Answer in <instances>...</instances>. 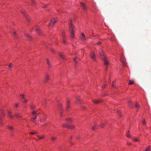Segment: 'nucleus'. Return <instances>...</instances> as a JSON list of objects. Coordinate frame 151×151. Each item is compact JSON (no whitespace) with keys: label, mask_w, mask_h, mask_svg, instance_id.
Instances as JSON below:
<instances>
[{"label":"nucleus","mask_w":151,"mask_h":151,"mask_svg":"<svg viewBox=\"0 0 151 151\" xmlns=\"http://www.w3.org/2000/svg\"><path fill=\"white\" fill-rule=\"evenodd\" d=\"M99 52L101 58L104 60V65L105 66V69H107L109 64V60L105 56L104 51L102 49H100L99 50Z\"/></svg>","instance_id":"f257e3e1"},{"label":"nucleus","mask_w":151,"mask_h":151,"mask_svg":"<svg viewBox=\"0 0 151 151\" xmlns=\"http://www.w3.org/2000/svg\"><path fill=\"white\" fill-rule=\"evenodd\" d=\"M72 20L70 19L68 21V25L70 30V36L72 38H74L75 35H74V32L75 31V27L73 25L72 23Z\"/></svg>","instance_id":"f03ea898"},{"label":"nucleus","mask_w":151,"mask_h":151,"mask_svg":"<svg viewBox=\"0 0 151 151\" xmlns=\"http://www.w3.org/2000/svg\"><path fill=\"white\" fill-rule=\"evenodd\" d=\"M58 18H53L50 21V22L49 23V26H52L55 24V22L58 20Z\"/></svg>","instance_id":"7ed1b4c3"},{"label":"nucleus","mask_w":151,"mask_h":151,"mask_svg":"<svg viewBox=\"0 0 151 151\" xmlns=\"http://www.w3.org/2000/svg\"><path fill=\"white\" fill-rule=\"evenodd\" d=\"M36 114V112L35 111H33L32 112V114L33 116L31 118V120L33 122H34V121L37 118V116L36 115H35Z\"/></svg>","instance_id":"20e7f679"},{"label":"nucleus","mask_w":151,"mask_h":151,"mask_svg":"<svg viewBox=\"0 0 151 151\" xmlns=\"http://www.w3.org/2000/svg\"><path fill=\"white\" fill-rule=\"evenodd\" d=\"M62 38L63 42L65 44H66V42L65 40V32L63 31L62 32Z\"/></svg>","instance_id":"39448f33"},{"label":"nucleus","mask_w":151,"mask_h":151,"mask_svg":"<svg viewBox=\"0 0 151 151\" xmlns=\"http://www.w3.org/2000/svg\"><path fill=\"white\" fill-rule=\"evenodd\" d=\"M90 56L93 60H96L95 55L93 52H92L91 53Z\"/></svg>","instance_id":"423d86ee"},{"label":"nucleus","mask_w":151,"mask_h":151,"mask_svg":"<svg viewBox=\"0 0 151 151\" xmlns=\"http://www.w3.org/2000/svg\"><path fill=\"white\" fill-rule=\"evenodd\" d=\"M92 101L95 104H98L102 102V101L101 100H93Z\"/></svg>","instance_id":"0eeeda50"},{"label":"nucleus","mask_w":151,"mask_h":151,"mask_svg":"<svg viewBox=\"0 0 151 151\" xmlns=\"http://www.w3.org/2000/svg\"><path fill=\"white\" fill-rule=\"evenodd\" d=\"M81 6L83 7V10L85 11L86 10V9L85 6V4L84 3H83L82 2L81 3Z\"/></svg>","instance_id":"6e6552de"},{"label":"nucleus","mask_w":151,"mask_h":151,"mask_svg":"<svg viewBox=\"0 0 151 151\" xmlns=\"http://www.w3.org/2000/svg\"><path fill=\"white\" fill-rule=\"evenodd\" d=\"M50 76L49 75L47 74L45 75V78L44 79V82L46 83L47 82V81L49 79Z\"/></svg>","instance_id":"1a4fd4ad"},{"label":"nucleus","mask_w":151,"mask_h":151,"mask_svg":"<svg viewBox=\"0 0 151 151\" xmlns=\"http://www.w3.org/2000/svg\"><path fill=\"white\" fill-rule=\"evenodd\" d=\"M46 119V117L45 115L43 116L41 118L40 121L41 122H43Z\"/></svg>","instance_id":"9d476101"},{"label":"nucleus","mask_w":151,"mask_h":151,"mask_svg":"<svg viewBox=\"0 0 151 151\" xmlns=\"http://www.w3.org/2000/svg\"><path fill=\"white\" fill-rule=\"evenodd\" d=\"M70 101L69 100H67V106L66 107V109L68 110L70 107Z\"/></svg>","instance_id":"9b49d317"},{"label":"nucleus","mask_w":151,"mask_h":151,"mask_svg":"<svg viewBox=\"0 0 151 151\" xmlns=\"http://www.w3.org/2000/svg\"><path fill=\"white\" fill-rule=\"evenodd\" d=\"M59 56L63 60H65V57L64 55H63L62 53L61 52L59 54Z\"/></svg>","instance_id":"f8f14e48"},{"label":"nucleus","mask_w":151,"mask_h":151,"mask_svg":"<svg viewBox=\"0 0 151 151\" xmlns=\"http://www.w3.org/2000/svg\"><path fill=\"white\" fill-rule=\"evenodd\" d=\"M81 39L83 40H85V36L83 33H82L81 35Z\"/></svg>","instance_id":"ddd939ff"},{"label":"nucleus","mask_w":151,"mask_h":151,"mask_svg":"<svg viewBox=\"0 0 151 151\" xmlns=\"http://www.w3.org/2000/svg\"><path fill=\"white\" fill-rule=\"evenodd\" d=\"M14 115L17 118H19L21 117V116L19 115V113H15Z\"/></svg>","instance_id":"4468645a"},{"label":"nucleus","mask_w":151,"mask_h":151,"mask_svg":"<svg viewBox=\"0 0 151 151\" xmlns=\"http://www.w3.org/2000/svg\"><path fill=\"white\" fill-rule=\"evenodd\" d=\"M68 128L71 129H73L74 128V126L73 125H68Z\"/></svg>","instance_id":"2eb2a0df"},{"label":"nucleus","mask_w":151,"mask_h":151,"mask_svg":"<svg viewBox=\"0 0 151 151\" xmlns=\"http://www.w3.org/2000/svg\"><path fill=\"white\" fill-rule=\"evenodd\" d=\"M36 30L38 34H40L41 32V31L40 30V28L38 27H37L36 28Z\"/></svg>","instance_id":"dca6fc26"},{"label":"nucleus","mask_w":151,"mask_h":151,"mask_svg":"<svg viewBox=\"0 0 151 151\" xmlns=\"http://www.w3.org/2000/svg\"><path fill=\"white\" fill-rule=\"evenodd\" d=\"M134 105L135 106V107L137 108L138 109L139 108V106L138 104H137V102H135Z\"/></svg>","instance_id":"f3484780"},{"label":"nucleus","mask_w":151,"mask_h":151,"mask_svg":"<svg viewBox=\"0 0 151 151\" xmlns=\"http://www.w3.org/2000/svg\"><path fill=\"white\" fill-rule=\"evenodd\" d=\"M134 82L133 80H129V85H132L134 83Z\"/></svg>","instance_id":"a211bd4d"},{"label":"nucleus","mask_w":151,"mask_h":151,"mask_svg":"<svg viewBox=\"0 0 151 151\" xmlns=\"http://www.w3.org/2000/svg\"><path fill=\"white\" fill-rule=\"evenodd\" d=\"M24 35H25V36H27V38H29V39L31 38V37L29 34H28L27 33H24Z\"/></svg>","instance_id":"6ab92c4d"},{"label":"nucleus","mask_w":151,"mask_h":151,"mask_svg":"<svg viewBox=\"0 0 151 151\" xmlns=\"http://www.w3.org/2000/svg\"><path fill=\"white\" fill-rule=\"evenodd\" d=\"M7 128L9 129H10L11 130H14V128L13 127L11 126H7Z\"/></svg>","instance_id":"aec40b11"},{"label":"nucleus","mask_w":151,"mask_h":151,"mask_svg":"<svg viewBox=\"0 0 151 151\" xmlns=\"http://www.w3.org/2000/svg\"><path fill=\"white\" fill-rule=\"evenodd\" d=\"M0 124L2 126L3 125V122H2V118H1V116H0Z\"/></svg>","instance_id":"412c9836"},{"label":"nucleus","mask_w":151,"mask_h":151,"mask_svg":"<svg viewBox=\"0 0 151 151\" xmlns=\"http://www.w3.org/2000/svg\"><path fill=\"white\" fill-rule=\"evenodd\" d=\"M47 63L48 64V65L49 66H50L51 65V64H50L49 60L48 59H47Z\"/></svg>","instance_id":"4be33fe9"},{"label":"nucleus","mask_w":151,"mask_h":151,"mask_svg":"<svg viewBox=\"0 0 151 151\" xmlns=\"http://www.w3.org/2000/svg\"><path fill=\"white\" fill-rule=\"evenodd\" d=\"M142 124L143 125L145 126L146 125V123L145 122V119H144L142 121Z\"/></svg>","instance_id":"5701e85b"},{"label":"nucleus","mask_w":151,"mask_h":151,"mask_svg":"<svg viewBox=\"0 0 151 151\" xmlns=\"http://www.w3.org/2000/svg\"><path fill=\"white\" fill-rule=\"evenodd\" d=\"M150 147H147L144 151H150Z\"/></svg>","instance_id":"b1692460"},{"label":"nucleus","mask_w":151,"mask_h":151,"mask_svg":"<svg viewBox=\"0 0 151 151\" xmlns=\"http://www.w3.org/2000/svg\"><path fill=\"white\" fill-rule=\"evenodd\" d=\"M10 118L11 119H13L14 118V116L13 115H12L11 114H10L9 115Z\"/></svg>","instance_id":"393cba45"},{"label":"nucleus","mask_w":151,"mask_h":151,"mask_svg":"<svg viewBox=\"0 0 151 151\" xmlns=\"http://www.w3.org/2000/svg\"><path fill=\"white\" fill-rule=\"evenodd\" d=\"M68 125H67V124H63V127L64 128H66V127H67L68 128Z\"/></svg>","instance_id":"a878e982"},{"label":"nucleus","mask_w":151,"mask_h":151,"mask_svg":"<svg viewBox=\"0 0 151 151\" xmlns=\"http://www.w3.org/2000/svg\"><path fill=\"white\" fill-rule=\"evenodd\" d=\"M20 97L23 99H24V96L23 94H21L20 95Z\"/></svg>","instance_id":"bb28decb"},{"label":"nucleus","mask_w":151,"mask_h":151,"mask_svg":"<svg viewBox=\"0 0 151 151\" xmlns=\"http://www.w3.org/2000/svg\"><path fill=\"white\" fill-rule=\"evenodd\" d=\"M22 101L23 103H26L27 102V100L26 99H24Z\"/></svg>","instance_id":"cd10ccee"},{"label":"nucleus","mask_w":151,"mask_h":151,"mask_svg":"<svg viewBox=\"0 0 151 151\" xmlns=\"http://www.w3.org/2000/svg\"><path fill=\"white\" fill-rule=\"evenodd\" d=\"M129 131L126 134V136L128 137H130V134H129Z\"/></svg>","instance_id":"c85d7f7f"},{"label":"nucleus","mask_w":151,"mask_h":151,"mask_svg":"<svg viewBox=\"0 0 151 151\" xmlns=\"http://www.w3.org/2000/svg\"><path fill=\"white\" fill-rule=\"evenodd\" d=\"M105 125V124L102 123L100 125V127L101 128H103L104 127V125Z\"/></svg>","instance_id":"c756f323"},{"label":"nucleus","mask_w":151,"mask_h":151,"mask_svg":"<svg viewBox=\"0 0 151 151\" xmlns=\"http://www.w3.org/2000/svg\"><path fill=\"white\" fill-rule=\"evenodd\" d=\"M37 133V132L35 131L34 132H32L30 133V134H35L36 133Z\"/></svg>","instance_id":"7c9ffc66"},{"label":"nucleus","mask_w":151,"mask_h":151,"mask_svg":"<svg viewBox=\"0 0 151 151\" xmlns=\"http://www.w3.org/2000/svg\"><path fill=\"white\" fill-rule=\"evenodd\" d=\"M129 104L130 106L132 105V102L131 101H129Z\"/></svg>","instance_id":"2f4dec72"},{"label":"nucleus","mask_w":151,"mask_h":151,"mask_svg":"<svg viewBox=\"0 0 151 151\" xmlns=\"http://www.w3.org/2000/svg\"><path fill=\"white\" fill-rule=\"evenodd\" d=\"M134 140L137 142H139L140 141L139 139H138L136 138H134Z\"/></svg>","instance_id":"473e14b6"},{"label":"nucleus","mask_w":151,"mask_h":151,"mask_svg":"<svg viewBox=\"0 0 151 151\" xmlns=\"http://www.w3.org/2000/svg\"><path fill=\"white\" fill-rule=\"evenodd\" d=\"M66 120L69 122V121H71V119L70 118H67L66 119Z\"/></svg>","instance_id":"72a5a7b5"},{"label":"nucleus","mask_w":151,"mask_h":151,"mask_svg":"<svg viewBox=\"0 0 151 151\" xmlns=\"http://www.w3.org/2000/svg\"><path fill=\"white\" fill-rule=\"evenodd\" d=\"M8 112L9 115H10V114H11L12 111H11L8 110Z\"/></svg>","instance_id":"f704fd0d"},{"label":"nucleus","mask_w":151,"mask_h":151,"mask_svg":"<svg viewBox=\"0 0 151 151\" xmlns=\"http://www.w3.org/2000/svg\"><path fill=\"white\" fill-rule=\"evenodd\" d=\"M38 137H39V138L40 139H42L44 138V136H41V137L38 136Z\"/></svg>","instance_id":"c9c22d12"},{"label":"nucleus","mask_w":151,"mask_h":151,"mask_svg":"<svg viewBox=\"0 0 151 151\" xmlns=\"http://www.w3.org/2000/svg\"><path fill=\"white\" fill-rule=\"evenodd\" d=\"M74 62H75V64H76L78 61L77 60H76V58H74Z\"/></svg>","instance_id":"e433bc0d"},{"label":"nucleus","mask_w":151,"mask_h":151,"mask_svg":"<svg viewBox=\"0 0 151 151\" xmlns=\"http://www.w3.org/2000/svg\"><path fill=\"white\" fill-rule=\"evenodd\" d=\"M77 102L78 103H79V101H81V100L80 99H78V98H77Z\"/></svg>","instance_id":"4c0bfd02"},{"label":"nucleus","mask_w":151,"mask_h":151,"mask_svg":"<svg viewBox=\"0 0 151 151\" xmlns=\"http://www.w3.org/2000/svg\"><path fill=\"white\" fill-rule=\"evenodd\" d=\"M96 126H93L92 127V129L93 130H95L96 129Z\"/></svg>","instance_id":"58836bf2"},{"label":"nucleus","mask_w":151,"mask_h":151,"mask_svg":"<svg viewBox=\"0 0 151 151\" xmlns=\"http://www.w3.org/2000/svg\"><path fill=\"white\" fill-rule=\"evenodd\" d=\"M12 65V63H10L9 65V66L10 68H11L12 67L11 66Z\"/></svg>","instance_id":"ea45409f"},{"label":"nucleus","mask_w":151,"mask_h":151,"mask_svg":"<svg viewBox=\"0 0 151 151\" xmlns=\"http://www.w3.org/2000/svg\"><path fill=\"white\" fill-rule=\"evenodd\" d=\"M19 106V104H15V106L16 107H18Z\"/></svg>","instance_id":"a19ab883"},{"label":"nucleus","mask_w":151,"mask_h":151,"mask_svg":"<svg viewBox=\"0 0 151 151\" xmlns=\"http://www.w3.org/2000/svg\"><path fill=\"white\" fill-rule=\"evenodd\" d=\"M13 33H14V37H15L16 36V33L15 32H13Z\"/></svg>","instance_id":"79ce46f5"},{"label":"nucleus","mask_w":151,"mask_h":151,"mask_svg":"<svg viewBox=\"0 0 151 151\" xmlns=\"http://www.w3.org/2000/svg\"><path fill=\"white\" fill-rule=\"evenodd\" d=\"M52 140H55V139L56 138L54 137H52Z\"/></svg>","instance_id":"37998d69"},{"label":"nucleus","mask_w":151,"mask_h":151,"mask_svg":"<svg viewBox=\"0 0 151 151\" xmlns=\"http://www.w3.org/2000/svg\"><path fill=\"white\" fill-rule=\"evenodd\" d=\"M127 145H131V144L130 142H128L127 143Z\"/></svg>","instance_id":"c03bdc74"},{"label":"nucleus","mask_w":151,"mask_h":151,"mask_svg":"<svg viewBox=\"0 0 151 151\" xmlns=\"http://www.w3.org/2000/svg\"><path fill=\"white\" fill-rule=\"evenodd\" d=\"M101 43V42H99L97 43V44L98 45H100Z\"/></svg>","instance_id":"a18cd8bd"},{"label":"nucleus","mask_w":151,"mask_h":151,"mask_svg":"<svg viewBox=\"0 0 151 151\" xmlns=\"http://www.w3.org/2000/svg\"><path fill=\"white\" fill-rule=\"evenodd\" d=\"M47 7V6L46 5H44V6H43V8H46Z\"/></svg>","instance_id":"49530a36"},{"label":"nucleus","mask_w":151,"mask_h":151,"mask_svg":"<svg viewBox=\"0 0 151 151\" xmlns=\"http://www.w3.org/2000/svg\"><path fill=\"white\" fill-rule=\"evenodd\" d=\"M2 115L4 116H5V114L3 112L2 113Z\"/></svg>","instance_id":"de8ad7c7"},{"label":"nucleus","mask_w":151,"mask_h":151,"mask_svg":"<svg viewBox=\"0 0 151 151\" xmlns=\"http://www.w3.org/2000/svg\"><path fill=\"white\" fill-rule=\"evenodd\" d=\"M35 1L34 0H32V4L35 3Z\"/></svg>","instance_id":"09e8293b"},{"label":"nucleus","mask_w":151,"mask_h":151,"mask_svg":"<svg viewBox=\"0 0 151 151\" xmlns=\"http://www.w3.org/2000/svg\"><path fill=\"white\" fill-rule=\"evenodd\" d=\"M22 12L23 14H24L25 13V11H22Z\"/></svg>","instance_id":"8fccbe9b"},{"label":"nucleus","mask_w":151,"mask_h":151,"mask_svg":"<svg viewBox=\"0 0 151 151\" xmlns=\"http://www.w3.org/2000/svg\"><path fill=\"white\" fill-rule=\"evenodd\" d=\"M51 50L52 52H54V49L53 48H52L51 49Z\"/></svg>","instance_id":"3c124183"},{"label":"nucleus","mask_w":151,"mask_h":151,"mask_svg":"<svg viewBox=\"0 0 151 151\" xmlns=\"http://www.w3.org/2000/svg\"><path fill=\"white\" fill-rule=\"evenodd\" d=\"M121 61H122L123 63H124V61H123L122 58H121Z\"/></svg>","instance_id":"603ef678"},{"label":"nucleus","mask_w":151,"mask_h":151,"mask_svg":"<svg viewBox=\"0 0 151 151\" xmlns=\"http://www.w3.org/2000/svg\"><path fill=\"white\" fill-rule=\"evenodd\" d=\"M26 18L27 20L28 21V19L27 17V16H26Z\"/></svg>","instance_id":"864d4df0"},{"label":"nucleus","mask_w":151,"mask_h":151,"mask_svg":"<svg viewBox=\"0 0 151 151\" xmlns=\"http://www.w3.org/2000/svg\"><path fill=\"white\" fill-rule=\"evenodd\" d=\"M105 85H104V86H102V87L103 88H105Z\"/></svg>","instance_id":"5fc2aeb1"},{"label":"nucleus","mask_w":151,"mask_h":151,"mask_svg":"<svg viewBox=\"0 0 151 151\" xmlns=\"http://www.w3.org/2000/svg\"><path fill=\"white\" fill-rule=\"evenodd\" d=\"M60 116H62L63 115H62V113H61Z\"/></svg>","instance_id":"6e6d98bb"},{"label":"nucleus","mask_w":151,"mask_h":151,"mask_svg":"<svg viewBox=\"0 0 151 151\" xmlns=\"http://www.w3.org/2000/svg\"><path fill=\"white\" fill-rule=\"evenodd\" d=\"M61 148H61V147H59V148H60V150H61Z\"/></svg>","instance_id":"4d7b16f0"},{"label":"nucleus","mask_w":151,"mask_h":151,"mask_svg":"<svg viewBox=\"0 0 151 151\" xmlns=\"http://www.w3.org/2000/svg\"><path fill=\"white\" fill-rule=\"evenodd\" d=\"M119 113L120 112V111L119 110L117 111Z\"/></svg>","instance_id":"13d9d810"},{"label":"nucleus","mask_w":151,"mask_h":151,"mask_svg":"<svg viewBox=\"0 0 151 151\" xmlns=\"http://www.w3.org/2000/svg\"><path fill=\"white\" fill-rule=\"evenodd\" d=\"M35 139L36 141H37V139H36L35 138L34 139Z\"/></svg>","instance_id":"bf43d9fd"},{"label":"nucleus","mask_w":151,"mask_h":151,"mask_svg":"<svg viewBox=\"0 0 151 151\" xmlns=\"http://www.w3.org/2000/svg\"><path fill=\"white\" fill-rule=\"evenodd\" d=\"M36 114L38 115L39 114Z\"/></svg>","instance_id":"052dcab7"},{"label":"nucleus","mask_w":151,"mask_h":151,"mask_svg":"<svg viewBox=\"0 0 151 151\" xmlns=\"http://www.w3.org/2000/svg\"><path fill=\"white\" fill-rule=\"evenodd\" d=\"M112 86L113 87V86H113V85H112Z\"/></svg>","instance_id":"680f3d73"},{"label":"nucleus","mask_w":151,"mask_h":151,"mask_svg":"<svg viewBox=\"0 0 151 151\" xmlns=\"http://www.w3.org/2000/svg\"><path fill=\"white\" fill-rule=\"evenodd\" d=\"M44 44V43H42V44Z\"/></svg>","instance_id":"e2e57ef3"},{"label":"nucleus","mask_w":151,"mask_h":151,"mask_svg":"<svg viewBox=\"0 0 151 151\" xmlns=\"http://www.w3.org/2000/svg\"><path fill=\"white\" fill-rule=\"evenodd\" d=\"M98 151L96 150V151Z\"/></svg>","instance_id":"0e129e2a"}]
</instances>
